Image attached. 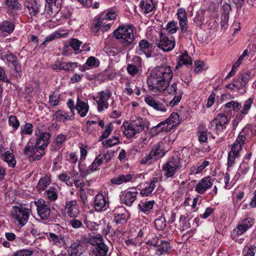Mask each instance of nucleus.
<instances>
[{
	"mask_svg": "<svg viewBox=\"0 0 256 256\" xmlns=\"http://www.w3.org/2000/svg\"><path fill=\"white\" fill-rule=\"evenodd\" d=\"M173 78L171 67L168 66H158L152 70L147 76L146 84L149 90L154 93L166 90L169 94H177L176 82L169 86Z\"/></svg>",
	"mask_w": 256,
	"mask_h": 256,
	"instance_id": "1",
	"label": "nucleus"
},
{
	"mask_svg": "<svg viewBox=\"0 0 256 256\" xmlns=\"http://www.w3.org/2000/svg\"><path fill=\"white\" fill-rule=\"evenodd\" d=\"M114 36L124 46H126L132 42L134 38L132 27L129 25L120 26L114 32Z\"/></svg>",
	"mask_w": 256,
	"mask_h": 256,
	"instance_id": "2",
	"label": "nucleus"
},
{
	"mask_svg": "<svg viewBox=\"0 0 256 256\" xmlns=\"http://www.w3.org/2000/svg\"><path fill=\"white\" fill-rule=\"evenodd\" d=\"M229 120L225 114H218L210 123L208 128L217 136L224 135Z\"/></svg>",
	"mask_w": 256,
	"mask_h": 256,
	"instance_id": "3",
	"label": "nucleus"
},
{
	"mask_svg": "<svg viewBox=\"0 0 256 256\" xmlns=\"http://www.w3.org/2000/svg\"><path fill=\"white\" fill-rule=\"evenodd\" d=\"M12 218L21 226L28 222L31 212L30 209L22 204L14 206L11 209Z\"/></svg>",
	"mask_w": 256,
	"mask_h": 256,
	"instance_id": "4",
	"label": "nucleus"
},
{
	"mask_svg": "<svg viewBox=\"0 0 256 256\" xmlns=\"http://www.w3.org/2000/svg\"><path fill=\"white\" fill-rule=\"evenodd\" d=\"M255 219L250 215L246 214L242 219L237 226L231 232V238L234 240H238V237L242 235L255 224Z\"/></svg>",
	"mask_w": 256,
	"mask_h": 256,
	"instance_id": "5",
	"label": "nucleus"
},
{
	"mask_svg": "<svg viewBox=\"0 0 256 256\" xmlns=\"http://www.w3.org/2000/svg\"><path fill=\"white\" fill-rule=\"evenodd\" d=\"M91 244L94 248L92 254L94 256H106L108 247L104 243V240L100 236H96L91 238Z\"/></svg>",
	"mask_w": 256,
	"mask_h": 256,
	"instance_id": "6",
	"label": "nucleus"
},
{
	"mask_svg": "<svg viewBox=\"0 0 256 256\" xmlns=\"http://www.w3.org/2000/svg\"><path fill=\"white\" fill-rule=\"evenodd\" d=\"M180 166V158L172 156L163 165L162 170L165 172L164 175L167 178H172Z\"/></svg>",
	"mask_w": 256,
	"mask_h": 256,
	"instance_id": "7",
	"label": "nucleus"
},
{
	"mask_svg": "<svg viewBox=\"0 0 256 256\" xmlns=\"http://www.w3.org/2000/svg\"><path fill=\"white\" fill-rule=\"evenodd\" d=\"M156 44L163 51L170 52L174 49L175 46V40L172 36L170 39L166 34L161 32L159 34V40Z\"/></svg>",
	"mask_w": 256,
	"mask_h": 256,
	"instance_id": "8",
	"label": "nucleus"
},
{
	"mask_svg": "<svg viewBox=\"0 0 256 256\" xmlns=\"http://www.w3.org/2000/svg\"><path fill=\"white\" fill-rule=\"evenodd\" d=\"M112 96V92L109 90L102 91L97 94L96 96H94L93 98L98 104V112H102L106 108H108V100Z\"/></svg>",
	"mask_w": 256,
	"mask_h": 256,
	"instance_id": "9",
	"label": "nucleus"
},
{
	"mask_svg": "<svg viewBox=\"0 0 256 256\" xmlns=\"http://www.w3.org/2000/svg\"><path fill=\"white\" fill-rule=\"evenodd\" d=\"M162 142H158L150 151V154L145 158V164L148 163L150 164L154 162L158 159L163 157L166 154L163 148H161Z\"/></svg>",
	"mask_w": 256,
	"mask_h": 256,
	"instance_id": "10",
	"label": "nucleus"
},
{
	"mask_svg": "<svg viewBox=\"0 0 256 256\" xmlns=\"http://www.w3.org/2000/svg\"><path fill=\"white\" fill-rule=\"evenodd\" d=\"M109 200L107 196L101 193L97 194L94 200V207L95 211L101 212L109 208Z\"/></svg>",
	"mask_w": 256,
	"mask_h": 256,
	"instance_id": "11",
	"label": "nucleus"
},
{
	"mask_svg": "<svg viewBox=\"0 0 256 256\" xmlns=\"http://www.w3.org/2000/svg\"><path fill=\"white\" fill-rule=\"evenodd\" d=\"M34 203L36 206L38 214L41 219H48L50 214V206L42 199H40Z\"/></svg>",
	"mask_w": 256,
	"mask_h": 256,
	"instance_id": "12",
	"label": "nucleus"
},
{
	"mask_svg": "<svg viewBox=\"0 0 256 256\" xmlns=\"http://www.w3.org/2000/svg\"><path fill=\"white\" fill-rule=\"evenodd\" d=\"M64 210L68 216L72 218H76L80 214V208L77 200H67L65 202Z\"/></svg>",
	"mask_w": 256,
	"mask_h": 256,
	"instance_id": "13",
	"label": "nucleus"
},
{
	"mask_svg": "<svg viewBox=\"0 0 256 256\" xmlns=\"http://www.w3.org/2000/svg\"><path fill=\"white\" fill-rule=\"evenodd\" d=\"M159 34L154 27L148 26L146 29V38L150 42L145 40V50L146 48H152L153 44H156L158 42L157 38L158 34Z\"/></svg>",
	"mask_w": 256,
	"mask_h": 256,
	"instance_id": "14",
	"label": "nucleus"
},
{
	"mask_svg": "<svg viewBox=\"0 0 256 256\" xmlns=\"http://www.w3.org/2000/svg\"><path fill=\"white\" fill-rule=\"evenodd\" d=\"M114 222L117 224H124L127 222L128 214L124 207H118L113 211Z\"/></svg>",
	"mask_w": 256,
	"mask_h": 256,
	"instance_id": "15",
	"label": "nucleus"
},
{
	"mask_svg": "<svg viewBox=\"0 0 256 256\" xmlns=\"http://www.w3.org/2000/svg\"><path fill=\"white\" fill-rule=\"evenodd\" d=\"M242 149V146L238 147L237 145L232 144L230 150L228 153L227 170H229L230 168L235 163V160L240 156V152Z\"/></svg>",
	"mask_w": 256,
	"mask_h": 256,
	"instance_id": "16",
	"label": "nucleus"
},
{
	"mask_svg": "<svg viewBox=\"0 0 256 256\" xmlns=\"http://www.w3.org/2000/svg\"><path fill=\"white\" fill-rule=\"evenodd\" d=\"M51 134L47 132H41L37 136L36 143L40 151H44L50 143Z\"/></svg>",
	"mask_w": 256,
	"mask_h": 256,
	"instance_id": "17",
	"label": "nucleus"
},
{
	"mask_svg": "<svg viewBox=\"0 0 256 256\" xmlns=\"http://www.w3.org/2000/svg\"><path fill=\"white\" fill-rule=\"evenodd\" d=\"M145 102L154 110L162 112H166V108L168 106L166 102L164 101V103L161 102L158 100H156L154 98L149 96L145 97Z\"/></svg>",
	"mask_w": 256,
	"mask_h": 256,
	"instance_id": "18",
	"label": "nucleus"
},
{
	"mask_svg": "<svg viewBox=\"0 0 256 256\" xmlns=\"http://www.w3.org/2000/svg\"><path fill=\"white\" fill-rule=\"evenodd\" d=\"M24 154L29 156H34V159L39 160L44 155V152L43 150L40 151L36 144L35 146H30L28 144L25 146Z\"/></svg>",
	"mask_w": 256,
	"mask_h": 256,
	"instance_id": "19",
	"label": "nucleus"
},
{
	"mask_svg": "<svg viewBox=\"0 0 256 256\" xmlns=\"http://www.w3.org/2000/svg\"><path fill=\"white\" fill-rule=\"evenodd\" d=\"M84 244L76 240L72 242L68 250L69 256H81L84 251Z\"/></svg>",
	"mask_w": 256,
	"mask_h": 256,
	"instance_id": "20",
	"label": "nucleus"
},
{
	"mask_svg": "<svg viewBox=\"0 0 256 256\" xmlns=\"http://www.w3.org/2000/svg\"><path fill=\"white\" fill-rule=\"evenodd\" d=\"M211 180V177L210 176L202 178L196 184L195 191L199 194H204L208 189L212 187V183Z\"/></svg>",
	"mask_w": 256,
	"mask_h": 256,
	"instance_id": "21",
	"label": "nucleus"
},
{
	"mask_svg": "<svg viewBox=\"0 0 256 256\" xmlns=\"http://www.w3.org/2000/svg\"><path fill=\"white\" fill-rule=\"evenodd\" d=\"M110 160L108 152L106 154H98L94 159L92 163L89 166L88 170L94 171L98 169V166Z\"/></svg>",
	"mask_w": 256,
	"mask_h": 256,
	"instance_id": "22",
	"label": "nucleus"
},
{
	"mask_svg": "<svg viewBox=\"0 0 256 256\" xmlns=\"http://www.w3.org/2000/svg\"><path fill=\"white\" fill-rule=\"evenodd\" d=\"M137 192L136 190H126L120 196V202L126 206H130L136 200Z\"/></svg>",
	"mask_w": 256,
	"mask_h": 256,
	"instance_id": "23",
	"label": "nucleus"
},
{
	"mask_svg": "<svg viewBox=\"0 0 256 256\" xmlns=\"http://www.w3.org/2000/svg\"><path fill=\"white\" fill-rule=\"evenodd\" d=\"M145 239L147 240L146 242H145V248H147L149 251L153 250L154 252L158 246L160 237L155 234L150 233L147 234Z\"/></svg>",
	"mask_w": 256,
	"mask_h": 256,
	"instance_id": "24",
	"label": "nucleus"
},
{
	"mask_svg": "<svg viewBox=\"0 0 256 256\" xmlns=\"http://www.w3.org/2000/svg\"><path fill=\"white\" fill-rule=\"evenodd\" d=\"M164 120L161 122L156 126H152L148 131V133L150 136H154L160 132H169L170 130L168 128Z\"/></svg>",
	"mask_w": 256,
	"mask_h": 256,
	"instance_id": "25",
	"label": "nucleus"
},
{
	"mask_svg": "<svg viewBox=\"0 0 256 256\" xmlns=\"http://www.w3.org/2000/svg\"><path fill=\"white\" fill-rule=\"evenodd\" d=\"M177 63L176 66V68L186 66L188 68L192 67V58L188 56L187 52L180 55L176 60Z\"/></svg>",
	"mask_w": 256,
	"mask_h": 256,
	"instance_id": "26",
	"label": "nucleus"
},
{
	"mask_svg": "<svg viewBox=\"0 0 256 256\" xmlns=\"http://www.w3.org/2000/svg\"><path fill=\"white\" fill-rule=\"evenodd\" d=\"M31 16H36L39 12L40 4L35 0H27L24 4Z\"/></svg>",
	"mask_w": 256,
	"mask_h": 256,
	"instance_id": "27",
	"label": "nucleus"
},
{
	"mask_svg": "<svg viewBox=\"0 0 256 256\" xmlns=\"http://www.w3.org/2000/svg\"><path fill=\"white\" fill-rule=\"evenodd\" d=\"M121 128L128 138H132L136 134L140 132L128 122H124Z\"/></svg>",
	"mask_w": 256,
	"mask_h": 256,
	"instance_id": "28",
	"label": "nucleus"
},
{
	"mask_svg": "<svg viewBox=\"0 0 256 256\" xmlns=\"http://www.w3.org/2000/svg\"><path fill=\"white\" fill-rule=\"evenodd\" d=\"M179 118L180 116L178 113L174 112L164 120L166 125L168 126V127L170 132L176 128L180 123Z\"/></svg>",
	"mask_w": 256,
	"mask_h": 256,
	"instance_id": "29",
	"label": "nucleus"
},
{
	"mask_svg": "<svg viewBox=\"0 0 256 256\" xmlns=\"http://www.w3.org/2000/svg\"><path fill=\"white\" fill-rule=\"evenodd\" d=\"M4 56L8 62V66H10L11 64L14 68V70L16 72L20 73L22 72L21 66L17 60V58L16 56L10 53L6 54Z\"/></svg>",
	"mask_w": 256,
	"mask_h": 256,
	"instance_id": "30",
	"label": "nucleus"
},
{
	"mask_svg": "<svg viewBox=\"0 0 256 256\" xmlns=\"http://www.w3.org/2000/svg\"><path fill=\"white\" fill-rule=\"evenodd\" d=\"M19 0H4V4L7 9V12L9 14H13L15 10L22 8V5L18 2Z\"/></svg>",
	"mask_w": 256,
	"mask_h": 256,
	"instance_id": "31",
	"label": "nucleus"
},
{
	"mask_svg": "<svg viewBox=\"0 0 256 256\" xmlns=\"http://www.w3.org/2000/svg\"><path fill=\"white\" fill-rule=\"evenodd\" d=\"M171 249L170 244L166 240H162L160 244H158L154 254L161 256L164 254H168Z\"/></svg>",
	"mask_w": 256,
	"mask_h": 256,
	"instance_id": "32",
	"label": "nucleus"
},
{
	"mask_svg": "<svg viewBox=\"0 0 256 256\" xmlns=\"http://www.w3.org/2000/svg\"><path fill=\"white\" fill-rule=\"evenodd\" d=\"M241 132L248 138V141H250L256 136V126L248 124Z\"/></svg>",
	"mask_w": 256,
	"mask_h": 256,
	"instance_id": "33",
	"label": "nucleus"
},
{
	"mask_svg": "<svg viewBox=\"0 0 256 256\" xmlns=\"http://www.w3.org/2000/svg\"><path fill=\"white\" fill-rule=\"evenodd\" d=\"M66 136L60 134L57 136L55 140L50 145V150L52 151H56L60 149L66 140Z\"/></svg>",
	"mask_w": 256,
	"mask_h": 256,
	"instance_id": "34",
	"label": "nucleus"
},
{
	"mask_svg": "<svg viewBox=\"0 0 256 256\" xmlns=\"http://www.w3.org/2000/svg\"><path fill=\"white\" fill-rule=\"evenodd\" d=\"M2 159L5 162L10 168L15 167L16 161L14 156L10 151L8 150L2 155Z\"/></svg>",
	"mask_w": 256,
	"mask_h": 256,
	"instance_id": "35",
	"label": "nucleus"
},
{
	"mask_svg": "<svg viewBox=\"0 0 256 256\" xmlns=\"http://www.w3.org/2000/svg\"><path fill=\"white\" fill-rule=\"evenodd\" d=\"M76 109L82 117H84L88 112V106L87 103L78 98Z\"/></svg>",
	"mask_w": 256,
	"mask_h": 256,
	"instance_id": "36",
	"label": "nucleus"
},
{
	"mask_svg": "<svg viewBox=\"0 0 256 256\" xmlns=\"http://www.w3.org/2000/svg\"><path fill=\"white\" fill-rule=\"evenodd\" d=\"M132 178V176L130 174H120L112 178L110 180V182L112 184L120 185L130 182Z\"/></svg>",
	"mask_w": 256,
	"mask_h": 256,
	"instance_id": "37",
	"label": "nucleus"
},
{
	"mask_svg": "<svg viewBox=\"0 0 256 256\" xmlns=\"http://www.w3.org/2000/svg\"><path fill=\"white\" fill-rule=\"evenodd\" d=\"M49 240L58 247H61L65 243L64 237L61 235H57L55 234L50 232L47 236Z\"/></svg>",
	"mask_w": 256,
	"mask_h": 256,
	"instance_id": "38",
	"label": "nucleus"
},
{
	"mask_svg": "<svg viewBox=\"0 0 256 256\" xmlns=\"http://www.w3.org/2000/svg\"><path fill=\"white\" fill-rule=\"evenodd\" d=\"M14 24L8 20H4L0 22V32L10 34L14 29Z\"/></svg>",
	"mask_w": 256,
	"mask_h": 256,
	"instance_id": "39",
	"label": "nucleus"
},
{
	"mask_svg": "<svg viewBox=\"0 0 256 256\" xmlns=\"http://www.w3.org/2000/svg\"><path fill=\"white\" fill-rule=\"evenodd\" d=\"M73 182L74 184V186L76 188H80V192H82V191H84V187L85 186V184L84 182L83 178L84 177L78 174V172L72 176Z\"/></svg>",
	"mask_w": 256,
	"mask_h": 256,
	"instance_id": "40",
	"label": "nucleus"
},
{
	"mask_svg": "<svg viewBox=\"0 0 256 256\" xmlns=\"http://www.w3.org/2000/svg\"><path fill=\"white\" fill-rule=\"evenodd\" d=\"M53 119L58 122H64L69 119L68 114L63 110L56 111L52 116Z\"/></svg>",
	"mask_w": 256,
	"mask_h": 256,
	"instance_id": "41",
	"label": "nucleus"
},
{
	"mask_svg": "<svg viewBox=\"0 0 256 256\" xmlns=\"http://www.w3.org/2000/svg\"><path fill=\"white\" fill-rule=\"evenodd\" d=\"M205 12L200 10L198 11L195 17L194 18V24L198 27L201 28L204 20Z\"/></svg>",
	"mask_w": 256,
	"mask_h": 256,
	"instance_id": "42",
	"label": "nucleus"
},
{
	"mask_svg": "<svg viewBox=\"0 0 256 256\" xmlns=\"http://www.w3.org/2000/svg\"><path fill=\"white\" fill-rule=\"evenodd\" d=\"M78 63L74 62H62L60 63L59 70L72 72L78 67Z\"/></svg>",
	"mask_w": 256,
	"mask_h": 256,
	"instance_id": "43",
	"label": "nucleus"
},
{
	"mask_svg": "<svg viewBox=\"0 0 256 256\" xmlns=\"http://www.w3.org/2000/svg\"><path fill=\"white\" fill-rule=\"evenodd\" d=\"M50 178L48 176L41 178L37 184V188L39 192L44 190L50 184Z\"/></svg>",
	"mask_w": 256,
	"mask_h": 256,
	"instance_id": "44",
	"label": "nucleus"
},
{
	"mask_svg": "<svg viewBox=\"0 0 256 256\" xmlns=\"http://www.w3.org/2000/svg\"><path fill=\"white\" fill-rule=\"evenodd\" d=\"M120 143V140L118 137L114 136L108 140L102 142V144L106 148H109Z\"/></svg>",
	"mask_w": 256,
	"mask_h": 256,
	"instance_id": "45",
	"label": "nucleus"
},
{
	"mask_svg": "<svg viewBox=\"0 0 256 256\" xmlns=\"http://www.w3.org/2000/svg\"><path fill=\"white\" fill-rule=\"evenodd\" d=\"M130 124L134 126L136 130H138L139 132L142 131L144 129V121L143 119L141 118L136 117L135 119L132 120Z\"/></svg>",
	"mask_w": 256,
	"mask_h": 256,
	"instance_id": "46",
	"label": "nucleus"
},
{
	"mask_svg": "<svg viewBox=\"0 0 256 256\" xmlns=\"http://www.w3.org/2000/svg\"><path fill=\"white\" fill-rule=\"evenodd\" d=\"M198 140L201 143L208 142V130L206 128L203 130L198 129Z\"/></svg>",
	"mask_w": 256,
	"mask_h": 256,
	"instance_id": "47",
	"label": "nucleus"
},
{
	"mask_svg": "<svg viewBox=\"0 0 256 256\" xmlns=\"http://www.w3.org/2000/svg\"><path fill=\"white\" fill-rule=\"evenodd\" d=\"M253 98H250L244 102V103L242 106V108L240 110V112H242V114H245L246 115L248 113L249 110H250L253 103Z\"/></svg>",
	"mask_w": 256,
	"mask_h": 256,
	"instance_id": "48",
	"label": "nucleus"
},
{
	"mask_svg": "<svg viewBox=\"0 0 256 256\" xmlns=\"http://www.w3.org/2000/svg\"><path fill=\"white\" fill-rule=\"evenodd\" d=\"M166 226L165 219L162 216L158 218L154 222L155 228L158 230H164Z\"/></svg>",
	"mask_w": 256,
	"mask_h": 256,
	"instance_id": "49",
	"label": "nucleus"
},
{
	"mask_svg": "<svg viewBox=\"0 0 256 256\" xmlns=\"http://www.w3.org/2000/svg\"><path fill=\"white\" fill-rule=\"evenodd\" d=\"M248 141V138L242 134V132H240L236 140L234 142L233 144L237 145L238 147L242 146Z\"/></svg>",
	"mask_w": 256,
	"mask_h": 256,
	"instance_id": "50",
	"label": "nucleus"
},
{
	"mask_svg": "<svg viewBox=\"0 0 256 256\" xmlns=\"http://www.w3.org/2000/svg\"><path fill=\"white\" fill-rule=\"evenodd\" d=\"M183 92L182 90H178L177 94H175L173 99L169 102L170 106L174 107L177 105L182 99Z\"/></svg>",
	"mask_w": 256,
	"mask_h": 256,
	"instance_id": "51",
	"label": "nucleus"
},
{
	"mask_svg": "<svg viewBox=\"0 0 256 256\" xmlns=\"http://www.w3.org/2000/svg\"><path fill=\"white\" fill-rule=\"evenodd\" d=\"M113 126L112 123H110L106 126V129L99 138V141H102L104 139L107 138L111 134Z\"/></svg>",
	"mask_w": 256,
	"mask_h": 256,
	"instance_id": "52",
	"label": "nucleus"
},
{
	"mask_svg": "<svg viewBox=\"0 0 256 256\" xmlns=\"http://www.w3.org/2000/svg\"><path fill=\"white\" fill-rule=\"evenodd\" d=\"M155 10L152 0H145V14L152 12L154 14Z\"/></svg>",
	"mask_w": 256,
	"mask_h": 256,
	"instance_id": "53",
	"label": "nucleus"
},
{
	"mask_svg": "<svg viewBox=\"0 0 256 256\" xmlns=\"http://www.w3.org/2000/svg\"><path fill=\"white\" fill-rule=\"evenodd\" d=\"M154 179L155 180L151 181L150 183L148 184V186H145V196H150L154 189L156 187L155 182H158V179L157 178H154Z\"/></svg>",
	"mask_w": 256,
	"mask_h": 256,
	"instance_id": "54",
	"label": "nucleus"
},
{
	"mask_svg": "<svg viewBox=\"0 0 256 256\" xmlns=\"http://www.w3.org/2000/svg\"><path fill=\"white\" fill-rule=\"evenodd\" d=\"M69 225L75 229L84 228V224L81 220L73 218L69 220Z\"/></svg>",
	"mask_w": 256,
	"mask_h": 256,
	"instance_id": "55",
	"label": "nucleus"
},
{
	"mask_svg": "<svg viewBox=\"0 0 256 256\" xmlns=\"http://www.w3.org/2000/svg\"><path fill=\"white\" fill-rule=\"evenodd\" d=\"M205 64L203 61L196 60L194 62V72L198 74L204 69Z\"/></svg>",
	"mask_w": 256,
	"mask_h": 256,
	"instance_id": "56",
	"label": "nucleus"
},
{
	"mask_svg": "<svg viewBox=\"0 0 256 256\" xmlns=\"http://www.w3.org/2000/svg\"><path fill=\"white\" fill-rule=\"evenodd\" d=\"M34 250L31 249H24L16 252L13 256H32Z\"/></svg>",
	"mask_w": 256,
	"mask_h": 256,
	"instance_id": "57",
	"label": "nucleus"
},
{
	"mask_svg": "<svg viewBox=\"0 0 256 256\" xmlns=\"http://www.w3.org/2000/svg\"><path fill=\"white\" fill-rule=\"evenodd\" d=\"M57 0H46V3L48 4V8L47 10V14L50 16H52L54 14V12H53V6H56V1Z\"/></svg>",
	"mask_w": 256,
	"mask_h": 256,
	"instance_id": "58",
	"label": "nucleus"
},
{
	"mask_svg": "<svg viewBox=\"0 0 256 256\" xmlns=\"http://www.w3.org/2000/svg\"><path fill=\"white\" fill-rule=\"evenodd\" d=\"M250 166H248V162L247 161H242L240 164L238 171L240 173L242 174H245L248 171Z\"/></svg>",
	"mask_w": 256,
	"mask_h": 256,
	"instance_id": "59",
	"label": "nucleus"
},
{
	"mask_svg": "<svg viewBox=\"0 0 256 256\" xmlns=\"http://www.w3.org/2000/svg\"><path fill=\"white\" fill-rule=\"evenodd\" d=\"M8 123L14 130H16L20 126V122L17 118L14 116H10L8 118Z\"/></svg>",
	"mask_w": 256,
	"mask_h": 256,
	"instance_id": "60",
	"label": "nucleus"
},
{
	"mask_svg": "<svg viewBox=\"0 0 256 256\" xmlns=\"http://www.w3.org/2000/svg\"><path fill=\"white\" fill-rule=\"evenodd\" d=\"M222 12L221 16H226L230 17V12L231 11V6L228 3L225 2L223 4L222 7Z\"/></svg>",
	"mask_w": 256,
	"mask_h": 256,
	"instance_id": "61",
	"label": "nucleus"
},
{
	"mask_svg": "<svg viewBox=\"0 0 256 256\" xmlns=\"http://www.w3.org/2000/svg\"><path fill=\"white\" fill-rule=\"evenodd\" d=\"M48 198L52 201H54L56 200L58 195L55 191L54 188L50 187V188L46 191Z\"/></svg>",
	"mask_w": 256,
	"mask_h": 256,
	"instance_id": "62",
	"label": "nucleus"
},
{
	"mask_svg": "<svg viewBox=\"0 0 256 256\" xmlns=\"http://www.w3.org/2000/svg\"><path fill=\"white\" fill-rule=\"evenodd\" d=\"M58 178L61 182H65L67 185L72 186V182L70 181V177L66 173H62L58 176Z\"/></svg>",
	"mask_w": 256,
	"mask_h": 256,
	"instance_id": "63",
	"label": "nucleus"
},
{
	"mask_svg": "<svg viewBox=\"0 0 256 256\" xmlns=\"http://www.w3.org/2000/svg\"><path fill=\"white\" fill-rule=\"evenodd\" d=\"M244 250L246 252L243 256H254L256 252V246H249L247 249L245 248Z\"/></svg>",
	"mask_w": 256,
	"mask_h": 256,
	"instance_id": "64",
	"label": "nucleus"
}]
</instances>
